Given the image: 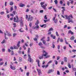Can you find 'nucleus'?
<instances>
[{
	"label": "nucleus",
	"instance_id": "11",
	"mask_svg": "<svg viewBox=\"0 0 76 76\" xmlns=\"http://www.w3.org/2000/svg\"><path fill=\"white\" fill-rule=\"evenodd\" d=\"M20 7H24V6H25V5L24 4H23L22 3L20 4L19 5Z\"/></svg>",
	"mask_w": 76,
	"mask_h": 76
},
{
	"label": "nucleus",
	"instance_id": "8",
	"mask_svg": "<svg viewBox=\"0 0 76 76\" xmlns=\"http://www.w3.org/2000/svg\"><path fill=\"white\" fill-rule=\"evenodd\" d=\"M37 70L38 73L39 75H41L42 74V72L41 69H37Z\"/></svg>",
	"mask_w": 76,
	"mask_h": 76
},
{
	"label": "nucleus",
	"instance_id": "15",
	"mask_svg": "<svg viewBox=\"0 0 76 76\" xmlns=\"http://www.w3.org/2000/svg\"><path fill=\"white\" fill-rule=\"evenodd\" d=\"M36 26L34 27V29H38L39 28V26H38V25H36Z\"/></svg>",
	"mask_w": 76,
	"mask_h": 76
},
{
	"label": "nucleus",
	"instance_id": "3",
	"mask_svg": "<svg viewBox=\"0 0 76 76\" xmlns=\"http://www.w3.org/2000/svg\"><path fill=\"white\" fill-rule=\"evenodd\" d=\"M44 4H45V2H42L40 3V4L42 8H43L45 10H46V7L47 6V4H45V5H43Z\"/></svg>",
	"mask_w": 76,
	"mask_h": 76
},
{
	"label": "nucleus",
	"instance_id": "57",
	"mask_svg": "<svg viewBox=\"0 0 76 76\" xmlns=\"http://www.w3.org/2000/svg\"><path fill=\"white\" fill-rule=\"evenodd\" d=\"M2 52H4L5 51V49L3 48L2 49Z\"/></svg>",
	"mask_w": 76,
	"mask_h": 76
},
{
	"label": "nucleus",
	"instance_id": "21",
	"mask_svg": "<svg viewBox=\"0 0 76 76\" xmlns=\"http://www.w3.org/2000/svg\"><path fill=\"white\" fill-rule=\"evenodd\" d=\"M14 49H15V50H16V49H19V48L18 47L16 46H13Z\"/></svg>",
	"mask_w": 76,
	"mask_h": 76
},
{
	"label": "nucleus",
	"instance_id": "47",
	"mask_svg": "<svg viewBox=\"0 0 76 76\" xmlns=\"http://www.w3.org/2000/svg\"><path fill=\"white\" fill-rule=\"evenodd\" d=\"M31 13H34V9H32L31 10Z\"/></svg>",
	"mask_w": 76,
	"mask_h": 76
},
{
	"label": "nucleus",
	"instance_id": "50",
	"mask_svg": "<svg viewBox=\"0 0 76 76\" xmlns=\"http://www.w3.org/2000/svg\"><path fill=\"white\" fill-rule=\"evenodd\" d=\"M23 48L24 50H26V47H25V45H23Z\"/></svg>",
	"mask_w": 76,
	"mask_h": 76
},
{
	"label": "nucleus",
	"instance_id": "5",
	"mask_svg": "<svg viewBox=\"0 0 76 76\" xmlns=\"http://www.w3.org/2000/svg\"><path fill=\"white\" fill-rule=\"evenodd\" d=\"M28 61H29L30 63H31V62H33V61H34V60H32V59L31 58V55L28 54Z\"/></svg>",
	"mask_w": 76,
	"mask_h": 76
},
{
	"label": "nucleus",
	"instance_id": "27",
	"mask_svg": "<svg viewBox=\"0 0 76 76\" xmlns=\"http://www.w3.org/2000/svg\"><path fill=\"white\" fill-rule=\"evenodd\" d=\"M39 24V21L38 20H37L36 23H35V25H38V24Z\"/></svg>",
	"mask_w": 76,
	"mask_h": 76
},
{
	"label": "nucleus",
	"instance_id": "2",
	"mask_svg": "<svg viewBox=\"0 0 76 76\" xmlns=\"http://www.w3.org/2000/svg\"><path fill=\"white\" fill-rule=\"evenodd\" d=\"M43 54L41 56H39V58L40 60L41 59H42L43 58V57L44 56V57H46L47 55H48V53L47 52L43 50Z\"/></svg>",
	"mask_w": 76,
	"mask_h": 76
},
{
	"label": "nucleus",
	"instance_id": "18",
	"mask_svg": "<svg viewBox=\"0 0 76 76\" xmlns=\"http://www.w3.org/2000/svg\"><path fill=\"white\" fill-rule=\"evenodd\" d=\"M50 36L51 37L53 38V39H56V37L55 36H53V34H51Z\"/></svg>",
	"mask_w": 76,
	"mask_h": 76
},
{
	"label": "nucleus",
	"instance_id": "24",
	"mask_svg": "<svg viewBox=\"0 0 76 76\" xmlns=\"http://www.w3.org/2000/svg\"><path fill=\"white\" fill-rule=\"evenodd\" d=\"M13 4H14L13 2L10 1V6H12V5H13Z\"/></svg>",
	"mask_w": 76,
	"mask_h": 76
},
{
	"label": "nucleus",
	"instance_id": "38",
	"mask_svg": "<svg viewBox=\"0 0 76 76\" xmlns=\"http://www.w3.org/2000/svg\"><path fill=\"white\" fill-rule=\"evenodd\" d=\"M60 41L61 42H63V40L62 38H61L60 39Z\"/></svg>",
	"mask_w": 76,
	"mask_h": 76
},
{
	"label": "nucleus",
	"instance_id": "41",
	"mask_svg": "<svg viewBox=\"0 0 76 76\" xmlns=\"http://www.w3.org/2000/svg\"><path fill=\"white\" fill-rule=\"evenodd\" d=\"M20 70L21 72H23V69H22L21 68H20Z\"/></svg>",
	"mask_w": 76,
	"mask_h": 76
},
{
	"label": "nucleus",
	"instance_id": "56",
	"mask_svg": "<svg viewBox=\"0 0 76 76\" xmlns=\"http://www.w3.org/2000/svg\"><path fill=\"white\" fill-rule=\"evenodd\" d=\"M52 7H49L48 8V9H49V10H51V9H52Z\"/></svg>",
	"mask_w": 76,
	"mask_h": 76
},
{
	"label": "nucleus",
	"instance_id": "22",
	"mask_svg": "<svg viewBox=\"0 0 76 76\" xmlns=\"http://www.w3.org/2000/svg\"><path fill=\"white\" fill-rule=\"evenodd\" d=\"M46 24H43V25H42V26H41V27L42 28H45V27H46Z\"/></svg>",
	"mask_w": 76,
	"mask_h": 76
},
{
	"label": "nucleus",
	"instance_id": "32",
	"mask_svg": "<svg viewBox=\"0 0 76 76\" xmlns=\"http://www.w3.org/2000/svg\"><path fill=\"white\" fill-rule=\"evenodd\" d=\"M5 42H6V40H5V39H4L1 43L3 44H4V43H5Z\"/></svg>",
	"mask_w": 76,
	"mask_h": 76
},
{
	"label": "nucleus",
	"instance_id": "42",
	"mask_svg": "<svg viewBox=\"0 0 76 76\" xmlns=\"http://www.w3.org/2000/svg\"><path fill=\"white\" fill-rule=\"evenodd\" d=\"M45 19L47 20V15H45L44 17Z\"/></svg>",
	"mask_w": 76,
	"mask_h": 76
},
{
	"label": "nucleus",
	"instance_id": "1",
	"mask_svg": "<svg viewBox=\"0 0 76 76\" xmlns=\"http://www.w3.org/2000/svg\"><path fill=\"white\" fill-rule=\"evenodd\" d=\"M65 19H68V23H70V22H71L72 23H73V20H72V19H70V18H73L72 15H71L69 16H67V15H65Z\"/></svg>",
	"mask_w": 76,
	"mask_h": 76
},
{
	"label": "nucleus",
	"instance_id": "55",
	"mask_svg": "<svg viewBox=\"0 0 76 76\" xmlns=\"http://www.w3.org/2000/svg\"><path fill=\"white\" fill-rule=\"evenodd\" d=\"M47 41H50V37H48V40H47Z\"/></svg>",
	"mask_w": 76,
	"mask_h": 76
},
{
	"label": "nucleus",
	"instance_id": "29",
	"mask_svg": "<svg viewBox=\"0 0 76 76\" xmlns=\"http://www.w3.org/2000/svg\"><path fill=\"white\" fill-rule=\"evenodd\" d=\"M54 2L55 3V4H58V1H57V0H55L54 1Z\"/></svg>",
	"mask_w": 76,
	"mask_h": 76
},
{
	"label": "nucleus",
	"instance_id": "44",
	"mask_svg": "<svg viewBox=\"0 0 76 76\" xmlns=\"http://www.w3.org/2000/svg\"><path fill=\"white\" fill-rule=\"evenodd\" d=\"M15 13H16V11H13V12H12V13L14 15H15Z\"/></svg>",
	"mask_w": 76,
	"mask_h": 76
},
{
	"label": "nucleus",
	"instance_id": "63",
	"mask_svg": "<svg viewBox=\"0 0 76 76\" xmlns=\"http://www.w3.org/2000/svg\"><path fill=\"white\" fill-rule=\"evenodd\" d=\"M73 70H74V71H76V69L75 68H73Z\"/></svg>",
	"mask_w": 76,
	"mask_h": 76
},
{
	"label": "nucleus",
	"instance_id": "64",
	"mask_svg": "<svg viewBox=\"0 0 76 76\" xmlns=\"http://www.w3.org/2000/svg\"><path fill=\"white\" fill-rule=\"evenodd\" d=\"M63 48H64V50H66V46L64 47Z\"/></svg>",
	"mask_w": 76,
	"mask_h": 76
},
{
	"label": "nucleus",
	"instance_id": "35",
	"mask_svg": "<svg viewBox=\"0 0 76 76\" xmlns=\"http://www.w3.org/2000/svg\"><path fill=\"white\" fill-rule=\"evenodd\" d=\"M54 62H55V64L57 65V64H58V62H57V61L56 60H54Z\"/></svg>",
	"mask_w": 76,
	"mask_h": 76
},
{
	"label": "nucleus",
	"instance_id": "48",
	"mask_svg": "<svg viewBox=\"0 0 76 76\" xmlns=\"http://www.w3.org/2000/svg\"><path fill=\"white\" fill-rule=\"evenodd\" d=\"M13 7H11V8H10L11 12H12V11L13 10Z\"/></svg>",
	"mask_w": 76,
	"mask_h": 76
},
{
	"label": "nucleus",
	"instance_id": "45",
	"mask_svg": "<svg viewBox=\"0 0 76 76\" xmlns=\"http://www.w3.org/2000/svg\"><path fill=\"white\" fill-rule=\"evenodd\" d=\"M12 53H11V55L12 56H13V55H14V53L13 52V50H12Z\"/></svg>",
	"mask_w": 76,
	"mask_h": 76
},
{
	"label": "nucleus",
	"instance_id": "17",
	"mask_svg": "<svg viewBox=\"0 0 76 76\" xmlns=\"http://www.w3.org/2000/svg\"><path fill=\"white\" fill-rule=\"evenodd\" d=\"M54 31V29L53 28L51 27L49 28V29L48 30V32H50V31Z\"/></svg>",
	"mask_w": 76,
	"mask_h": 76
},
{
	"label": "nucleus",
	"instance_id": "51",
	"mask_svg": "<svg viewBox=\"0 0 76 76\" xmlns=\"http://www.w3.org/2000/svg\"><path fill=\"white\" fill-rule=\"evenodd\" d=\"M57 74L58 75H60V72L58 71L57 72Z\"/></svg>",
	"mask_w": 76,
	"mask_h": 76
},
{
	"label": "nucleus",
	"instance_id": "7",
	"mask_svg": "<svg viewBox=\"0 0 76 76\" xmlns=\"http://www.w3.org/2000/svg\"><path fill=\"white\" fill-rule=\"evenodd\" d=\"M10 68L12 70H16V66H12V64H10Z\"/></svg>",
	"mask_w": 76,
	"mask_h": 76
},
{
	"label": "nucleus",
	"instance_id": "40",
	"mask_svg": "<svg viewBox=\"0 0 76 76\" xmlns=\"http://www.w3.org/2000/svg\"><path fill=\"white\" fill-rule=\"evenodd\" d=\"M56 36H57L58 37L59 36V35L58 34V32H57V31H56Z\"/></svg>",
	"mask_w": 76,
	"mask_h": 76
},
{
	"label": "nucleus",
	"instance_id": "23",
	"mask_svg": "<svg viewBox=\"0 0 76 76\" xmlns=\"http://www.w3.org/2000/svg\"><path fill=\"white\" fill-rule=\"evenodd\" d=\"M74 39H75V37L74 36H72L70 38V39H71V40H73Z\"/></svg>",
	"mask_w": 76,
	"mask_h": 76
},
{
	"label": "nucleus",
	"instance_id": "31",
	"mask_svg": "<svg viewBox=\"0 0 76 76\" xmlns=\"http://www.w3.org/2000/svg\"><path fill=\"white\" fill-rule=\"evenodd\" d=\"M44 21L45 22V23H46V22H48V21H50V19H49L46 20H44Z\"/></svg>",
	"mask_w": 76,
	"mask_h": 76
},
{
	"label": "nucleus",
	"instance_id": "16",
	"mask_svg": "<svg viewBox=\"0 0 76 76\" xmlns=\"http://www.w3.org/2000/svg\"><path fill=\"white\" fill-rule=\"evenodd\" d=\"M68 34H71V35H73L74 33H73V32L71 30H69L68 31Z\"/></svg>",
	"mask_w": 76,
	"mask_h": 76
},
{
	"label": "nucleus",
	"instance_id": "9",
	"mask_svg": "<svg viewBox=\"0 0 76 76\" xmlns=\"http://www.w3.org/2000/svg\"><path fill=\"white\" fill-rule=\"evenodd\" d=\"M20 23L21 27L23 26V20L22 18L20 20Z\"/></svg>",
	"mask_w": 76,
	"mask_h": 76
},
{
	"label": "nucleus",
	"instance_id": "39",
	"mask_svg": "<svg viewBox=\"0 0 76 76\" xmlns=\"http://www.w3.org/2000/svg\"><path fill=\"white\" fill-rule=\"evenodd\" d=\"M4 12H1L0 15H4Z\"/></svg>",
	"mask_w": 76,
	"mask_h": 76
},
{
	"label": "nucleus",
	"instance_id": "36",
	"mask_svg": "<svg viewBox=\"0 0 76 76\" xmlns=\"http://www.w3.org/2000/svg\"><path fill=\"white\" fill-rule=\"evenodd\" d=\"M68 67L69 69H71L72 68V66L70 64H68Z\"/></svg>",
	"mask_w": 76,
	"mask_h": 76
},
{
	"label": "nucleus",
	"instance_id": "28",
	"mask_svg": "<svg viewBox=\"0 0 76 76\" xmlns=\"http://www.w3.org/2000/svg\"><path fill=\"white\" fill-rule=\"evenodd\" d=\"M22 28H20L19 30V31H20V32H24V31H22Z\"/></svg>",
	"mask_w": 76,
	"mask_h": 76
},
{
	"label": "nucleus",
	"instance_id": "58",
	"mask_svg": "<svg viewBox=\"0 0 76 76\" xmlns=\"http://www.w3.org/2000/svg\"><path fill=\"white\" fill-rule=\"evenodd\" d=\"M58 50H59V49H60V45H58Z\"/></svg>",
	"mask_w": 76,
	"mask_h": 76
},
{
	"label": "nucleus",
	"instance_id": "61",
	"mask_svg": "<svg viewBox=\"0 0 76 76\" xmlns=\"http://www.w3.org/2000/svg\"><path fill=\"white\" fill-rule=\"evenodd\" d=\"M13 25H14V27L15 28V27H16V23H14L13 24Z\"/></svg>",
	"mask_w": 76,
	"mask_h": 76
},
{
	"label": "nucleus",
	"instance_id": "37",
	"mask_svg": "<svg viewBox=\"0 0 76 76\" xmlns=\"http://www.w3.org/2000/svg\"><path fill=\"white\" fill-rule=\"evenodd\" d=\"M30 50H31L30 48H28V53H30Z\"/></svg>",
	"mask_w": 76,
	"mask_h": 76
},
{
	"label": "nucleus",
	"instance_id": "60",
	"mask_svg": "<svg viewBox=\"0 0 76 76\" xmlns=\"http://www.w3.org/2000/svg\"><path fill=\"white\" fill-rule=\"evenodd\" d=\"M26 75L27 76H29V72H27L26 73Z\"/></svg>",
	"mask_w": 76,
	"mask_h": 76
},
{
	"label": "nucleus",
	"instance_id": "49",
	"mask_svg": "<svg viewBox=\"0 0 76 76\" xmlns=\"http://www.w3.org/2000/svg\"><path fill=\"white\" fill-rule=\"evenodd\" d=\"M26 19H27V20L28 19V16L27 15H26Z\"/></svg>",
	"mask_w": 76,
	"mask_h": 76
},
{
	"label": "nucleus",
	"instance_id": "33",
	"mask_svg": "<svg viewBox=\"0 0 76 76\" xmlns=\"http://www.w3.org/2000/svg\"><path fill=\"white\" fill-rule=\"evenodd\" d=\"M16 35H17V34L16 33H13V37H15V36H16Z\"/></svg>",
	"mask_w": 76,
	"mask_h": 76
},
{
	"label": "nucleus",
	"instance_id": "46",
	"mask_svg": "<svg viewBox=\"0 0 76 76\" xmlns=\"http://www.w3.org/2000/svg\"><path fill=\"white\" fill-rule=\"evenodd\" d=\"M32 23H29V26H30V27H32Z\"/></svg>",
	"mask_w": 76,
	"mask_h": 76
},
{
	"label": "nucleus",
	"instance_id": "62",
	"mask_svg": "<svg viewBox=\"0 0 76 76\" xmlns=\"http://www.w3.org/2000/svg\"><path fill=\"white\" fill-rule=\"evenodd\" d=\"M59 59H60V56H58L57 57V60H59Z\"/></svg>",
	"mask_w": 76,
	"mask_h": 76
},
{
	"label": "nucleus",
	"instance_id": "6",
	"mask_svg": "<svg viewBox=\"0 0 76 76\" xmlns=\"http://www.w3.org/2000/svg\"><path fill=\"white\" fill-rule=\"evenodd\" d=\"M33 19H34L33 17L31 16V15H28V21H32V20H33Z\"/></svg>",
	"mask_w": 76,
	"mask_h": 76
},
{
	"label": "nucleus",
	"instance_id": "13",
	"mask_svg": "<svg viewBox=\"0 0 76 76\" xmlns=\"http://www.w3.org/2000/svg\"><path fill=\"white\" fill-rule=\"evenodd\" d=\"M54 71V70L53 69H49V70L48 72V74H50V73H51V72H53Z\"/></svg>",
	"mask_w": 76,
	"mask_h": 76
},
{
	"label": "nucleus",
	"instance_id": "4",
	"mask_svg": "<svg viewBox=\"0 0 76 76\" xmlns=\"http://www.w3.org/2000/svg\"><path fill=\"white\" fill-rule=\"evenodd\" d=\"M16 18L15 17L14 18V22L18 23L19 21V18H18V17L17 15L16 16Z\"/></svg>",
	"mask_w": 76,
	"mask_h": 76
},
{
	"label": "nucleus",
	"instance_id": "10",
	"mask_svg": "<svg viewBox=\"0 0 76 76\" xmlns=\"http://www.w3.org/2000/svg\"><path fill=\"white\" fill-rule=\"evenodd\" d=\"M61 9H62L63 10H61V11L63 13V14H64V11H65L66 10V9H65V7H61Z\"/></svg>",
	"mask_w": 76,
	"mask_h": 76
},
{
	"label": "nucleus",
	"instance_id": "43",
	"mask_svg": "<svg viewBox=\"0 0 76 76\" xmlns=\"http://www.w3.org/2000/svg\"><path fill=\"white\" fill-rule=\"evenodd\" d=\"M4 64V62H1L0 63V65L1 66V65H3Z\"/></svg>",
	"mask_w": 76,
	"mask_h": 76
},
{
	"label": "nucleus",
	"instance_id": "19",
	"mask_svg": "<svg viewBox=\"0 0 76 76\" xmlns=\"http://www.w3.org/2000/svg\"><path fill=\"white\" fill-rule=\"evenodd\" d=\"M67 57H64V61L65 62H67Z\"/></svg>",
	"mask_w": 76,
	"mask_h": 76
},
{
	"label": "nucleus",
	"instance_id": "52",
	"mask_svg": "<svg viewBox=\"0 0 76 76\" xmlns=\"http://www.w3.org/2000/svg\"><path fill=\"white\" fill-rule=\"evenodd\" d=\"M18 53L20 54H22V51H19L18 52Z\"/></svg>",
	"mask_w": 76,
	"mask_h": 76
},
{
	"label": "nucleus",
	"instance_id": "14",
	"mask_svg": "<svg viewBox=\"0 0 76 76\" xmlns=\"http://www.w3.org/2000/svg\"><path fill=\"white\" fill-rule=\"evenodd\" d=\"M20 42L19 41L18 42L17 45V46H18L17 47L18 48H19L20 47Z\"/></svg>",
	"mask_w": 76,
	"mask_h": 76
},
{
	"label": "nucleus",
	"instance_id": "54",
	"mask_svg": "<svg viewBox=\"0 0 76 76\" xmlns=\"http://www.w3.org/2000/svg\"><path fill=\"white\" fill-rule=\"evenodd\" d=\"M4 34L5 35V39H7V38H6V32H5Z\"/></svg>",
	"mask_w": 76,
	"mask_h": 76
},
{
	"label": "nucleus",
	"instance_id": "20",
	"mask_svg": "<svg viewBox=\"0 0 76 76\" xmlns=\"http://www.w3.org/2000/svg\"><path fill=\"white\" fill-rule=\"evenodd\" d=\"M6 32L7 34V35H8V36H9V37H11V36H12V35L9 33H8V31H6Z\"/></svg>",
	"mask_w": 76,
	"mask_h": 76
},
{
	"label": "nucleus",
	"instance_id": "59",
	"mask_svg": "<svg viewBox=\"0 0 76 76\" xmlns=\"http://www.w3.org/2000/svg\"><path fill=\"white\" fill-rule=\"evenodd\" d=\"M64 34L63 33H62L61 34V35L62 36H64Z\"/></svg>",
	"mask_w": 76,
	"mask_h": 76
},
{
	"label": "nucleus",
	"instance_id": "34",
	"mask_svg": "<svg viewBox=\"0 0 76 76\" xmlns=\"http://www.w3.org/2000/svg\"><path fill=\"white\" fill-rule=\"evenodd\" d=\"M53 62V60H50V61L48 63V64H50V63H51Z\"/></svg>",
	"mask_w": 76,
	"mask_h": 76
},
{
	"label": "nucleus",
	"instance_id": "12",
	"mask_svg": "<svg viewBox=\"0 0 76 76\" xmlns=\"http://www.w3.org/2000/svg\"><path fill=\"white\" fill-rule=\"evenodd\" d=\"M36 62H37V64H38V66L39 67H40V66L39 65V59H37L36 60Z\"/></svg>",
	"mask_w": 76,
	"mask_h": 76
},
{
	"label": "nucleus",
	"instance_id": "26",
	"mask_svg": "<svg viewBox=\"0 0 76 76\" xmlns=\"http://www.w3.org/2000/svg\"><path fill=\"white\" fill-rule=\"evenodd\" d=\"M38 45H39V46H42V45H43V44H42V43L41 42H40L39 43Z\"/></svg>",
	"mask_w": 76,
	"mask_h": 76
},
{
	"label": "nucleus",
	"instance_id": "30",
	"mask_svg": "<svg viewBox=\"0 0 76 76\" xmlns=\"http://www.w3.org/2000/svg\"><path fill=\"white\" fill-rule=\"evenodd\" d=\"M42 43H43V44H45V43H46V41L45 40H42Z\"/></svg>",
	"mask_w": 76,
	"mask_h": 76
},
{
	"label": "nucleus",
	"instance_id": "53",
	"mask_svg": "<svg viewBox=\"0 0 76 76\" xmlns=\"http://www.w3.org/2000/svg\"><path fill=\"white\" fill-rule=\"evenodd\" d=\"M43 12H44V11L43 10H41L40 11V13H43Z\"/></svg>",
	"mask_w": 76,
	"mask_h": 76
},
{
	"label": "nucleus",
	"instance_id": "25",
	"mask_svg": "<svg viewBox=\"0 0 76 76\" xmlns=\"http://www.w3.org/2000/svg\"><path fill=\"white\" fill-rule=\"evenodd\" d=\"M19 61L20 62H21L22 61V58L21 57H20L19 58Z\"/></svg>",
	"mask_w": 76,
	"mask_h": 76
}]
</instances>
